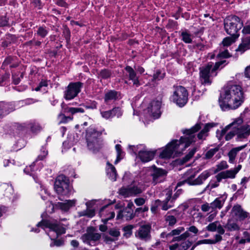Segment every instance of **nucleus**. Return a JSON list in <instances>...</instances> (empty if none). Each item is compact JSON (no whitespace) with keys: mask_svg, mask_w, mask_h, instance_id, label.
<instances>
[{"mask_svg":"<svg viewBox=\"0 0 250 250\" xmlns=\"http://www.w3.org/2000/svg\"><path fill=\"white\" fill-rule=\"evenodd\" d=\"M120 99V93L114 90H109L104 94V101L106 104L114 102Z\"/></svg>","mask_w":250,"mask_h":250,"instance_id":"obj_25","label":"nucleus"},{"mask_svg":"<svg viewBox=\"0 0 250 250\" xmlns=\"http://www.w3.org/2000/svg\"><path fill=\"white\" fill-rule=\"evenodd\" d=\"M21 77L22 78L23 77V73H21L19 77V74H12V79L13 83L14 84H18L20 83L21 81Z\"/></svg>","mask_w":250,"mask_h":250,"instance_id":"obj_58","label":"nucleus"},{"mask_svg":"<svg viewBox=\"0 0 250 250\" xmlns=\"http://www.w3.org/2000/svg\"><path fill=\"white\" fill-rule=\"evenodd\" d=\"M112 72L111 70L107 69H102L98 74L99 78L103 79H108L110 78L112 75Z\"/></svg>","mask_w":250,"mask_h":250,"instance_id":"obj_39","label":"nucleus"},{"mask_svg":"<svg viewBox=\"0 0 250 250\" xmlns=\"http://www.w3.org/2000/svg\"><path fill=\"white\" fill-rule=\"evenodd\" d=\"M222 240V237L220 234H215L214 239H204L205 244H214Z\"/></svg>","mask_w":250,"mask_h":250,"instance_id":"obj_45","label":"nucleus"},{"mask_svg":"<svg viewBox=\"0 0 250 250\" xmlns=\"http://www.w3.org/2000/svg\"><path fill=\"white\" fill-rule=\"evenodd\" d=\"M174 211L175 210H172L170 211H168L165 216V220L167 223H168L169 226H173L177 222V219L174 216L169 214L170 212Z\"/></svg>","mask_w":250,"mask_h":250,"instance_id":"obj_38","label":"nucleus"},{"mask_svg":"<svg viewBox=\"0 0 250 250\" xmlns=\"http://www.w3.org/2000/svg\"><path fill=\"white\" fill-rule=\"evenodd\" d=\"M165 76L164 70L157 69L153 74V79L155 81H160L163 79Z\"/></svg>","mask_w":250,"mask_h":250,"instance_id":"obj_41","label":"nucleus"},{"mask_svg":"<svg viewBox=\"0 0 250 250\" xmlns=\"http://www.w3.org/2000/svg\"><path fill=\"white\" fill-rule=\"evenodd\" d=\"M174 91L171 99L180 107L184 106L188 102V93L187 89L181 85L173 86Z\"/></svg>","mask_w":250,"mask_h":250,"instance_id":"obj_9","label":"nucleus"},{"mask_svg":"<svg viewBox=\"0 0 250 250\" xmlns=\"http://www.w3.org/2000/svg\"><path fill=\"white\" fill-rule=\"evenodd\" d=\"M192 171H187L185 173V179L178 183L177 186H181L184 184L190 186H196L202 184L210 176V173L208 170L203 172L197 178H195V174L191 173Z\"/></svg>","mask_w":250,"mask_h":250,"instance_id":"obj_5","label":"nucleus"},{"mask_svg":"<svg viewBox=\"0 0 250 250\" xmlns=\"http://www.w3.org/2000/svg\"><path fill=\"white\" fill-rule=\"evenodd\" d=\"M238 123V124H240L242 122V119L238 118L236 119L234 121L229 124L228 125L226 126L224 128H223L222 130H217L216 131V137L219 141H222L223 140L224 135L227 133V132L230 129L232 125H235V123Z\"/></svg>","mask_w":250,"mask_h":250,"instance_id":"obj_26","label":"nucleus"},{"mask_svg":"<svg viewBox=\"0 0 250 250\" xmlns=\"http://www.w3.org/2000/svg\"><path fill=\"white\" fill-rule=\"evenodd\" d=\"M244 100L245 97L241 86L232 82H229L224 87L219 102L221 109L226 111L238 108Z\"/></svg>","mask_w":250,"mask_h":250,"instance_id":"obj_2","label":"nucleus"},{"mask_svg":"<svg viewBox=\"0 0 250 250\" xmlns=\"http://www.w3.org/2000/svg\"><path fill=\"white\" fill-rule=\"evenodd\" d=\"M166 197L164 200L161 201L159 199L157 200V203L161 204V208L163 210H167L168 209L174 207L175 205L176 201L174 198H172V190L167 189L165 190Z\"/></svg>","mask_w":250,"mask_h":250,"instance_id":"obj_16","label":"nucleus"},{"mask_svg":"<svg viewBox=\"0 0 250 250\" xmlns=\"http://www.w3.org/2000/svg\"><path fill=\"white\" fill-rule=\"evenodd\" d=\"M238 38V37H236L235 36L227 37L223 40L222 42V44L224 46L228 47L232 43L234 42Z\"/></svg>","mask_w":250,"mask_h":250,"instance_id":"obj_40","label":"nucleus"},{"mask_svg":"<svg viewBox=\"0 0 250 250\" xmlns=\"http://www.w3.org/2000/svg\"><path fill=\"white\" fill-rule=\"evenodd\" d=\"M246 146V145H244L232 148L228 153L229 162L230 163H233L234 161L238 152L244 148Z\"/></svg>","mask_w":250,"mask_h":250,"instance_id":"obj_37","label":"nucleus"},{"mask_svg":"<svg viewBox=\"0 0 250 250\" xmlns=\"http://www.w3.org/2000/svg\"><path fill=\"white\" fill-rule=\"evenodd\" d=\"M107 165L108 166L106 168L107 175L111 180L116 181L117 174L115 167L109 162L107 163Z\"/></svg>","mask_w":250,"mask_h":250,"instance_id":"obj_34","label":"nucleus"},{"mask_svg":"<svg viewBox=\"0 0 250 250\" xmlns=\"http://www.w3.org/2000/svg\"><path fill=\"white\" fill-rule=\"evenodd\" d=\"M31 131L34 133H37L42 129V127L38 123L31 124L30 125Z\"/></svg>","mask_w":250,"mask_h":250,"instance_id":"obj_61","label":"nucleus"},{"mask_svg":"<svg viewBox=\"0 0 250 250\" xmlns=\"http://www.w3.org/2000/svg\"><path fill=\"white\" fill-rule=\"evenodd\" d=\"M227 64L226 60L216 62L214 65L213 62H209L207 65L200 67V79L202 84L209 85L212 83L211 78L217 75L216 71L221 67L222 68Z\"/></svg>","mask_w":250,"mask_h":250,"instance_id":"obj_3","label":"nucleus"},{"mask_svg":"<svg viewBox=\"0 0 250 250\" xmlns=\"http://www.w3.org/2000/svg\"><path fill=\"white\" fill-rule=\"evenodd\" d=\"M63 35L67 42L69 41L70 39V31L69 28L66 26L64 27Z\"/></svg>","mask_w":250,"mask_h":250,"instance_id":"obj_64","label":"nucleus"},{"mask_svg":"<svg viewBox=\"0 0 250 250\" xmlns=\"http://www.w3.org/2000/svg\"><path fill=\"white\" fill-rule=\"evenodd\" d=\"M49 31V28L45 25L39 26L37 27L35 35L40 37L41 38H44L47 36Z\"/></svg>","mask_w":250,"mask_h":250,"instance_id":"obj_36","label":"nucleus"},{"mask_svg":"<svg viewBox=\"0 0 250 250\" xmlns=\"http://www.w3.org/2000/svg\"><path fill=\"white\" fill-rule=\"evenodd\" d=\"M250 49V36L242 38V42L239 44L236 51H241L243 53L246 50Z\"/></svg>","mask_w":250,"mask_h":250,"instance_id":"obj_33","label":"nucleus"},{"mask_svg":"<svg viewBox=\"0 0 250 250\" xmlns=\"http://www.w3.org/2000/svg\"><path fill=\"white\" fill-rule=\"evenodd\" d=\"M132 196H136L142 193L145 190V186L142 183L133 184L130 187Z\"/></svg>","mask_w":250,"mask_h":250,"instance_id":"obj_32","label":"nucleus"},{"mask_svg":"<svg viewBox=\"0 0 250 250\" xmlns=\"http://www.w3.org/2000/svg\"><path fill=\"white\" fill-rule=\"evenodd\" d=\"M54 189L58 194L67 196L71 193L72 187L68 179L64 175H60L56 179Z\"/></svg>","mask_w":250,"mask_h":250,"instance_id":"obj_6","label":"nucleus"},{"mask_svg":"<svg viewBox=\"0 0 250 250\" xmlns=\"http://www.w3.org/2000/svg\"><path fill=\"white\" fill-rule=\"evenodd\" d=\"M218 224H219V222L215 221L213 223H210L208 226L206 227V229L209 231H215L217 230L218 227Z\"/></svg>","mask_w":250,"mask_h":250,"instance_id":"obj_55","label":"nucleus"},{"mask_svg":"<svg viewBox=\"0 0 250 250\" xmlns=\"http://www.w3.org/2000/svg\"><path fill=\"white\" fill-rule=\"evenodd\" d=\"M101 114L104 118L108 119L113 117L112 109L105 111H101Z\"/></svg>","mask_w":250,"mask_h":250,"instance_id":"obj_62","label":"nucleus"},{"mask_svg":"<svg viewBox=\"0 0 250 250\" xmlns=\"http://www.w3.org/2000/svg\"><path fill=\"white\" fill-rule=\"evenodd\" d=\"M95 215V210L93 209H90L87 208L85 210H83L80 212V215L81 216H87L89 218L93 217Z\"/></svg>","mask_w":250,"mask_h":250,"instance_id":"obj_42","label":"nucleus"},{"mask_svg":"<svg viewBox=\"0 0 250 250\" xmlns=\"http://www.w3.org/2000/svg\"><path fill=\"white\" fill-rule=\"evenodd\" d=\"M125 69L126 71V76L128 80L133 82L134 85L138 87L141 85L140 82L139 80V76L137 75L136 71L133 68L130 66H126Z\"/></svg>","mask_w":250,"mask_h":250,"instance_id":"obj_22","label":"nucleus"},{"mask_svg":"<svg viewBox=\"0 0 250 250\" xmlns=\"http://www.w3.org/2000/svg\"><path fill=\"white\" fill-rule=\"evenodd\" d=\"M47 154L48 151L46 150L45 147L42 146L41 149V154L38 156L37 160H42L47 155Z\"/></svg>","mask_w":250,"mask_h":250,"instance_id":"obj_63","label":"nucleus"},{"mask_svg":"<svg viewBox=\"0 0 250 250\" xmlns=\"http://www.w3.org/2000/svg\"><path fill=\"white\" fill-rule=\"evenodd\" d=\"M242 225L231 217L228 220L224 228L229 231H239L242 229Z\"/></svg>","mask_w":250,"mask_h":250,"instance_id":"obj_21","label":"nucleus"},{"mask_svg":"<svg viewBox=\"0 0 250 250\" xmlns=\"http://www.w3.org/2000/svg\"><path fill=\"white\" fill-rule=\"evenodd\" d=\"M113 117L116 116L119 118L122 115L123 111L119 107H114L112 109Z\"/></svg>","mask_w":250,"mask_h":250,"instance_id":"obj_59","label":"nucleus"},{"mask_svg":"<svg viewBox=\"0 0 250 250\" xmlns=\"http://www.w3.org/2000/svg\"><path fill=\"white\" fill-rule=\"evenodd\" d=\"M243 237L240 239L238 243L239 244H244L246 242H250V234L247 231H245L243 232Z\"/></svg>","mask_w":250,"mask_h":250,"instance_id":"obj_47","label":"nucleus"},{"mask_svg":"<svg viewBox=\"0 0 250 250\" xmlns=\"http://www.w3.org/2000/svg\"><path fill=\"white\" fill-rule=\"evenodd\" d=\"M83 85V83L80 82L70 83L64 91V98L67 100L74 99L81 92Z\"/></svg>","mask_w":250,"mask_h":250,"instance_id":"obj_13","label":"nucleus"},{"mask_svg":"<svg viewBox=\"0 0 250 250\" xmlns=\"http://www.w3.org/2000/svg\"><path fill=\"white\" fill-rule=\"evenodd\" d=\"M37 226L43 229L49 228V232L56 233V237L65 233V229L57 221L54 220H42Z\"/></svg>","mask_w":250,"mask_h":250,"instance_id":"obj_8","label":"nucleus"},{"mask_svg":"<svg viewBox=\"0 0 250 250\" xmlns=\"http://www.w3.org/2000/svg\"><path fill=\"white\" fill-rule=\"evenodd\" d=\"M133 229V226L131 225H127L125 226L123 229L124 231V236L126 238H128L132 234V229Z\"/></svg>","mask_w":250,"mask_h":250,"instance_id":"obj_44","label":"nucleus"},{"mask_svg":"<svg viewBox=\"0 0 250 250\" xmlns=\"http://www.w3.org/2000/svg\"><path fill=\"white\" fill-rule=\"evenodd\" d=\"M119 193L124 197L132 196L129 187L127 188L123 187L121 188L119 190Z\"/></svg>","mask_w":250,"mask_h":250,"instance_id":"obj_43","label":"nucleus"},{"mask_svg":"<svg viewBox=\"0 0 250 250\" xmlns=\"http://www.w3.org/2000/svg\"><path fill=\"white\" fill-rule=\"evenodd\" d=\"M226 199V197L221 196L216 198L214 201L211 202L210 203V207L211 208L210 212H215L216 209H220L223 206Z\"/></svg>","mask_w":250,"mask_h":250,"instance_id":"obj_29","label":"nucleus"},{"mask_svg":"<svg viewBox=\"0 0 250 250\" xmlns=\"http://www.w3.org/2000/svg\"><path fill=\"white\" fill-rule=\"evenodd\" d=\"M242 123L243 120L242 119L241 123L238 124L237 122L233 125L236 130V140L237 141H242L243 140L247 138L250 135V125H241Z\"/></svg>","mask_w":250,"mask_h":250,"instance_id":"obj_15","label":"nucleus"},{"mask_svg":"<svg viewBox=\"0 0 250 250\" xmlns=\"http://www.w3.org/2000/svg\"><path fill=\"white\" fill-rule=\"evenodd\" d=\"M108 233L112 237L116 238L118 239V237L120 235V232L119 229L116 228H112L109 230Z\"/></svg>","mask_w":250,"mask_h":250,"instance_id":"obj_56","label":"nucleus"},{"mask_svg":"<svg viewBox=\"0 0 250 250\" xmlns=\"http://www.w3.org/2000/svg\"><path fill=\"white\" fill-rule=\"evenodd\" d=\"M1 46L4 48L8 47L17 41V37L12 34H7L1 39Z\"/></svg>","mask_w":250,"mask_h":250,"instance_id":"obj_28","label":"nucleus"},{"mask_svg":"<svg viewBox=\"0 0 250 250\" xmlns=\"http://www.w3.org/2000/svg\"><path fill=\"white\" fill-rule=\"evenodd\" d=\"M167 172L162 168L154 167V169L151 175L152 176L153 182L154 184L162 182L163 178L166 176Z\"/></svg>","mask_w":250,"mask_h":250,"instance_id":"obj_23","label":"nucleus"},{"mask_svg":"<svg viewBox=\"0 0 250 250\" xmlns=\"http://www.w3.org/2000/svg\"><path fill=\"white\" fill-rule=\"evenodd\" d=\"M76 200H66L65 202H58L55 205H52V212L54 208H59L64 211H68L71 208L75 206Z\"/></svg>","mask_w":250,"mask_h":250,"instance_id":"obj_24","label":"nucleus"},{"mask_svg":"<svg viewBox=\"0 0 250 250\" xmlns=\"http://www.w3.org/2000/svg\"><path fill=\"white\" fill-rule=\"evenodd\" d=\"M109 205H106L103 207L100 210V214L102 217V221L104 224L113 218L115 217L114 211L109 210Z\"/></svg>","mask_w":250,"mask_h":250,"instance_id":"obj_20","label":"nucleus"},{"mask_svg":"<svg viewBox=\"0 0 250 250\" xmlns=\"http://www.w3.org/2000/svg\"><path fill=\"white\" fill-rule=\"evenodd\" d=\"M151 226L150 224L141 225L135 232V237L141 241L146 242L151 239Z\"/></svg>","mask_w":250,"mask_h":250,"instance_id":"obj_14","label":"nucleus"},{"mask_svg":"<svg viewBox=\"0 0 250 250\" xmlns=\"http://www.w3.org/2000/svg\"><path fill=\"white\" fill-rule=\"evenodd\" d=\"M61 106L62 111L58 116V119L60 121L59 124H65L73 120V117L66 116L64 115L65 113H70L71 115H74L77 113H83L84 112V109L82 108L68 107L63 103L62 104Z\"/></svg>","mask_w":250,"mask_h":250,"instance_id":"obj_11","label":"nucleus"},{"mask_svg":"<svg viewBox=\"0 0 250 250\" xmlns=\"http://www.w3.org/2000/svg\"><path fill=\"white\" fill-rule=\"evenodd\" d=\"M235 129L234 126H232L230 129L225 134V139L226 141H229L236 135Z\"/></svg>","mask_w":250,"mask_h":250,"instance_id":"obj_46","label":"nucleus"},{"mask_svg":"<svg viewBox=\"0 0 250 250\" xmlns=\"http://www.w3.org/2000/svg\"><path fill=\"white\" fill-rule=\"evenodd\" d=\"M192 245V242L187 240L183 242H182L179 245V250H188Z\"/></svg>","mask_w":250,"mask_h":250,"instance_id":"obj_54","label":"nucleus"},{"mask_svg":"<svg viewBox=\"0 0 250 250\" xmlns=\"http://www.w3.org/2000/svg\"><path fill=\"white\" fill-rule=\"evenodd\" d=\"M9 65L10 68H15L18 66L19 62L16 57L9 56L5 58L2 63L1 67L5 69V67Z\"/></svg>","mask_w":250,"mask_h":250,"instance_id":"obj_31","label":"nucleus"},{"mask_svg":"<svg viewBox=\"0 0 250 250\" xmlns=\"http://www.w3.org/2000/svg\"><path fill=\"white\" fill-rule=\"evenodd\" d=\"M196 151V148H192L189 153L187 154L182 159V162L183 163H186L194 155L195 152Z\"/></svg>","mask_w":250,"mask_h":250,"instance_id":"obj_51","label":"nucleus"},{"mask_svg":"<svg viewBox=\"0 0 250 250\" xmlns=\"http://www.w3.org/2000/svg\"><path fill=\"white\" fill-rule=\"evenodd\" d=\"M219 150L217 147L209 149L205 154V159H209Z\"/></svg>","mask_w":250,"mask_h":250,"instance_id":"obj_50","label":"nucleus"},{"mask_svg":"<svg viewBox=\"0 0 250 250\" xmlns=\"http://www.w3.org/2000/svg\"><path fill=\"white\" fill-rule=\"evenodd\" d=\"M216 167V168L214 170L215 173L227 169L228 167V165L226 161H222L219 164H217Z\"/></svg>","mask_w":250,"mask_h":250,"instance_id":"obj_48","label":"nucleus"},{"mask_svg":"<svg viewBox=\"0 0 250 250\" xmlns=\"http://www.w3.org/2000/svg\"><path fill=\"white\" fill-rule=\"evenodd\" d=\"M202 125L203 124L201 122L197 123L190 129L184 130L185 137H181L179 140H172L168 144L166 148L160 153V157L162 158H169L172 156H177L182 153L191 143L196 141V137L195 133L201 128Z\"/></svg>","mask_w":250,"mask_h":250,"instance_id":"obj_1","label":"nucleus"},{"mask_svg":"<svg viewBox=\"0 0 250 250\" xmlns=\"http://www.w3.org/2000/svg\"><path fill=\"white\" fill-rule=\"evenodd\" d=\"M230 56L227 49L220 51L217 55V58H227Z\"/></svg>","mask_w":250,"mask_h":250,"instance_id":"obj_57","label":"nucleus"},{"mask_svg":"<svg viewBox=\"0 0 250 250\" xmlns=\"http://www.w3.org/2000/svg\"><path fill=\"white\" fill-rule=\"evenodd\" d=\"M9 19L6 16H0V27L10 26Z\"/></svg>","mask_w":250,"mask_h":250,"instance_id":"obj_53","label":"nucleus"},{"mask_svg":"<svg viewBox=\"0 0 250 250\" xmlns=\"http://www.w3.org/2000/svg\"><path fill=\"white\" fill-rule=\"evenodd\" d=\"M135 216L133 213V210L130 209H126L125 208L123 210L119 212L117 215V218H124L125 220L128 221L133 219Z\"/></svg>","mask_w":250,"mask_h":250,"instance_id":"obj_30","label":"nucleus"},{"mask_svg":"<svg viewBox=\"0 0 250 250\" xmlns=\"http://www.w3.org/2000/svg\"><path fill=\"white\" fill-rule=\"evenodd\" d=\"M217 123H208L206 124L203 128L207 133L210 130V129L213 127H214L217 125Z\"/></svg>","mask_w":250,"mask_h":250,"instance_id":"obj_60","label":"nucleus"},{"mask_svg":"<svg viewBox=\"0 0 250 250\" xmlns=\"http://www.w3.org/2000/svg\"><path fill=\"white\" fill-rule=\"evenodd\" d=\"M180 37L181 40L186 43H191L192 42V35L189 32L185 29L180 32Z\"/></svg>","mask_w":250,"mask_h":250,"instance_id":"obj_35","label":"nucleus"},{"mask_svg":"<svg viewBox=\"0 0 250 250\" xmlns=\"http://www.w3.org/2000/svg\"><path fill=\"white\" fill-rule=\"evenodd\" d=\"M34 167V165H31L29 167H26L24 169V172L27 174H30L31 176H32L33 179L36 183L38 182V178L37 175H35L34 173H32V169Z\"/></svg>","mask_w":250,"mask_h":250,"instance_id":"obj_49","label":"nucleus"},{"mask_svg":"<svg viewBox=\"0 0 250 250\" xmlns=\"http://www.w3.org/2000/svg\"><path fill=\"white\" fill-rule=\"evenodd\" d=\"M51 242L50 244V247H61L63 245V241L62 239H56L55 238H51Z\"/></svg>","mask_w":250,"mask_h":250,"instance_id":"obj_52","label":"nucleus"},{"mask_svg":"<svg viewBox=\"0 0 250 250\" xmlns=\"http://www.w3.org/2000/svg\"><path fill=\"white\" fill-rule=\"evenodd\" d=\"M185 231V228L183 227H179L177 228L172 230L170 233V236L173 237L172 242H180L185 240L187 238L190 236V233L188 231Z\"/></svg>","mask_w":250,"mask_h":250,"instance_id":"obj_17","label":"nucleus"},{"mask_svg":"<svg viewBox=\"0 0 250 250\" xmlns=\"http://www.w3.org/2000/svg\"><path fill=\"white\" fill-rule=\"evenodd\" d=\"M230 213L231 217L241 224L250 218V213L244 210L239 205H234L231 210Z\"/></svg>","mask_w":250,"mask_h":250,"instance_id":"obj_12","label":"nucleus"},{"mask_svg":"<svg viewBox=\"0 0 250 250\" xmlns=\"http://www.w3.org/2000/svg\"><path fill=\"white\" fill-rule=\"evenodd\" d=\"M236 176L232 169L220 172L216 175V178L218 182H220L222 179H234Z\"/></svg>","mask_w":250,"mask_h":250,"instance_id":"obj_27","label":"nucleus"},{"mask_svg":"<svg viewBox=\"0 0 250 250\" xmlns=\"http://www.w3.org/2000/svg\"><path fill=\"white\" fill-rule=\"evenodd\" d=\"M243 26L241 19L236 16H230L224 20V27L227 34L239 37V31Z\"/></svg>","mask_w":250,"mask_h":250,"instance_id":"obj_4","label":"nucleus"},{"mask_svg":"<svg viewBox=\"0 0 250 250\" xmlns=\"http://www.w3.org/2000/svg\"><path fill=\"white\" fill-rule=\"evenodd\" d=\"M101 237V235L99 233L88 232L82 236V239L84 243L90 246H95Z\"/></svg>","mask_w":250,"mask_h":250,"instance_id":"obj_18","label":"nucleus"},{"mask_svg":"<svg viewBox=\"0 0 250 250\" xmlns=\"http://www.w3.org/2000/svg\"><path fill=\"white\" fill-rule=\"evenodd\" d=\"M100 134L94 129L89 128L86 131V139L89 149L96 153L102 148V143L98 137Z\"/></svg>","mask_w":250,"mask_h":250,"instance_id":"obj_7","label":"nucleus"},{"mask_svg":"<svg viewBox=\"0 0 250 250\" xmlns=\"http://www.w3.org/2000/svg\"><path fill=\"white\" fill-rule=\"evenodd\" d=\"M129 148L135 154L138 153L141 160L143 162H148L152 160L154 156L155 152L148 150L143 145L135 146H129Z\"/></svg>","mask_w":250,"mask_h":250,"instance_id":"obj_10","label":"nucleus"},{"mask_svg":"<svg viewBox=\"0 0 250 250\" xmlns=\"http://www.w3.org/2000/svg\"><path fill=\"white\" fill-rule=\"evenodd\" d=\"M161 104L162 102L161 100H153L150 103L148 107V111L155 119L159 118L161 115L160 108Z\"/></svg>","mask_w":250,"mask_h":250,"instance_id":"obj_19","label":"nucleus"}]
</instances>
